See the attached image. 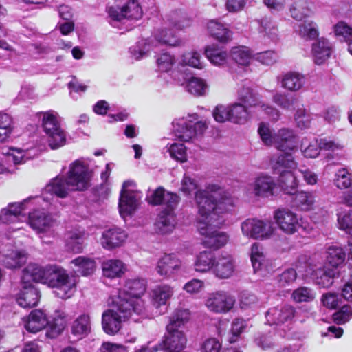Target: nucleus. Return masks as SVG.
Returning a JSON list of instances; mask_svg holds the SVG:
<instances>
[{"instance_id": "nucleus-7", "label": "nucleus", "mask_w": 352, "mask_h": 352, "mask_svg": "<svg viewBox=\"0 0 352 352\" xmlns=\"http://www.w3.org/2000/svg\"><path fill=\"white\" fill-rule=\"evenodd\" d=\"M147 282L144 278H134L125 280L119 296L116 300H124L129 305H126L135 315L142 314L145 311V302L142 296L146 290Z\"/></svg>"}, {"instance_id": "nucleus-55", "label": "nucleus", "mask_w": 352, "mask_h": 352, "mask_svg": "<svg viewBox=\"0 0 352 352\" xmlns=\"http://www.w3.org/2000/svg\"><path fill=\"white\" fill-rule=\"evenodd\" d=\"M334 184L339 189H346L352 185V173L346 168L338 170L335 175Z\"/></svg>"}, {"instance_id": "nucleus-26", "label": "nucleus", "mask_w": 352, "mask_h": 352, "mask_svg": "<svg viewBox=\"0 0 352 352\" xmlns=\"http://www.w3.org/2000/svg\"><path fill=\"white\" fill-rule=\"evenodd\" d=\"M250 258L255 273L264 276L268 272L269 260L261 245L258 243L252 245Z\"/></svg>"}, {"instance_id": "nucleus-16", "label": "nucleus", "mask_w": 352, "mask_h": 352, "mask_svg": "<svg viewBox=\"0 0 352 352\" xmlns=\"http://www.w3.org/2000/svg\"><path fill=\"white\" fill-rule=\"evenodd\" d=\"M241 228L244 236L254 239L269 238L273 233L272 223L258 219H248L241 223Z\"/></svg>"}, {"instance_id": "nucleus-1", "label": "nucleus", "mask_w": 352, "mask_h": 352, "mask_svg": "<svg viewBox=\"0 0 352 352\" xmlns=\"http://www.w3.org/2000/svg\"><path fill=\"white\" fill-rule=\"evenodd\" d=\"M217 189L216 186H212L205 190H197L195 195L198 208L197 229L204 236V245L213 250L219 249L228 243L229 236L227 233L217 228L224 222L221 216L228 210L224 205H232L231 201L227 199L217 201Z\"/></svg>"}, {"instance_id": "nucleus-42", "label": "nucleus", "mask_w": 352, "mask_h": 352, "mask_svg": "<svg viewBox=\"0 0 352 352\" xmlns=\"http://www.w3.org/2000/svg\"><path fill=\"white\" fill-rule=\"evenodd\" d=\"M205 54L210 62L216 66H224L229 60L230 56L226 50L214 45L207 46Z\"/></svg>"}, {"instance_id": "nucleus-45", "label": "nucleus", "mask_w": 352, "mask_h": 352, "mask_svg": "<svg viewBox=\"0 0 352 352\" xmlns=\"http://www.w3.org/2000/svg\"><path fill=\"white\" fill-rule=\"evenodd\" d=\"M289 12L291 16L298 21L306 20L312 13L309 3L306 0H297L294 2L289 8Z\"/></svg>"}, {"instance_id": "nucleus-35", "label": "nucleus", "mask_w": 352, "mask_h": 352, "mask_svg": "<svg viewBox=\"0 0 352 352\" xmlns=\"http://www.w3.org/2000/svg\"><path fill=\"white\" fill-rule=\"evenodd\" d=\"M85 238L83 230H75L67 232L65 235L67 250L74 253L81 252L84 248Z\"/></svg>"}, {"instance_id": "nucleus-9", "label": "nucleus", "mask_w": 352, "mask_h": 352, "mask_svg": "<svg viewBox=\"0 0 352 352\" xmlns=\"http://www.w3.org/2000/svg\"><path fill=\"white\" fill-rule=\"evenodd\" d=\"M206 129V122L199 120L197 113L189 114L173 122L175 136L183 142H189L201 135Z\"/></svg>"}, {"instance_id": "nucleus-62", "label": "nucleus", "mask_w": 352, "mask_h": 352, "mask_svg": "<svg viewBox=\"0 0 352 352\" xmlns=\"http://www.w3.org/2000/svg\"><path fill=\"white\" fill-rule=\"evenodd\" d=\"M2 153L6 155L8 162H12L14 164L25 163V155L22 150H15L12 148H3Z\"/></svg>"}, {"instance_id": "nucleus-14", "label": "nucleus", "mask_w": 352, "mask_h": 352, "mask_svg": "<svg viewBox=\"0 0 352 352\" xmlns=\"http://www.w3.org/2000/svg\"><path fill=\"white\" fill-rule=\"evenodd\" d=\"M273 217L278 228L286 234L292 235L303 227L302 218L289 208L276 210Z\"/></svg>"}, {"instance_id": "nucleus-41", "label": "nucleus", "mask_w": 352, "mask_h": 352, "mask_svg": "<svg viewBox=\"0 0 352 352\" xmlns=\"http://www.w3.org/2000/svg\"><path fill=\"white\" fill-rule=\"evenodd\" d=\"M215 256L210 251L201 252L197 256L194 262L195 270L197 272L205 273L210 270L213 271Z\"/></svg>"}, {"instance_id": "nucleus-64", "label": "nucleus", "mask_w": 352, "mask_h": 352, "mask_svg": "<svg viewBox=\"0 0 352 352\" xmlns=\"http://www.w3.org/2000/svg\"><path fill=\"white\" fill-rule=\"evenodd\" d=\"M338 223L340 229L352 235V210L340 213L338 215Z\"/></svg>"}, {"instance_id": "nucleus-32", "label": "nucleus", "mask_w": 352, "mask_h": 352, "mask_svg": "<svg viewBox=\"0 0 352 352\" xmlns=\"http://www.w3.org/2000/svg\"><path fill=\"white\" fill-rule=\"evenodd\" d=\"M154 42V47H156L158 45H166L169 46H179L182 43V41L177 36L173 33L170 30L166 28L157 29L153 36V38H150Z\"/></svg>"}, {"instance_id": "nucleus-48", "label": "nucleus", "mask_w": 352, "mask_h": 352, "mask_svg": "<svg viewBox=\"0 0 352 352\" xmlns=\"http://www.w3.org/2000/svg\"><path fill=\"white\" fill-rule=\"evenodd\" d=\"M272 100L276 105L287 111L296 110L301 105L296 97L285 93H276Z\"/></svg>"}, {"instance_id": "nucleus-50", "label": "nucleus", "mask_w": 352, "mask_h": 352, "mask_svg": "<svg viewBox=\"0 0 352 352\" xmlns=\"http://www.w3.org/2000/svg\"><path fill=\"white\" fill-rule=\"evenodd\" d=\"M66 314L61 310L55 311L53 320L50 322V330L46 333L47 336L50 338H55L59 335L65 327Z\"/></svg>"}, {"instance_id": "nucleus-60", "label": "nucleus", "mask_w": 352, "mask_h": 352, "mask_svg": "<svg viewBox=\"0 0 352 352\" xmlns=\"http://www.w3.org/2000/svg\"><path fill=\"white\" fill-rule=\"evenodd\" d=\"M258 133L265 145H274L276 133L273 132L269 124L261 122L258 128Z\"/></svg>"}, {"instance_id": "nucleus-34", "label": "nucleus", "mask_w": 352, "mask_h": 352, "mask_svg": "<svg viewBox=\"0 0 352 352\" xmlns=\"http://www.w3.org/2000/svg\"><path fill=\"white\" fill-rule=\"evenodd\" d=\"M103 276L109 278L121 277L127 270V267L120 259H108L102 262Z\"/></svg>"}, {"instance_id": "nucleus-31", "label": "nucleus", "mask_w": 352, "mask_h": 352, "mask_svg": "<svg viewBox=\"0 0 352 352\" xmlns=\"http://www.w3.org/2000/svg\"><path fill=\"white\" fill-rule=\"evenodd\" d=\"M207 30L210 35L221 43L230 41L232 36V31L223 23L210 20L207 23Z\"/></svg>"}, {"instance_id": "nucleus-4", "label": "nucleus", "mask_w": 352, "mask_h": 352, "mask_svg": "<svg viewBox=\"0 0 352 352\" xmlns=\"http://www.w3.org/2000/svg\"><path fill=\"white\" fill-rule=\"evenodd\" d=\"M148 201L151 205H161L164 208L155 224L156 231L162 234L171 232L176 225L174 211L179 202V197L159 187L148 196Z\"/></svg>"}, {"instance_id": "nucleus-33", "label": "nucleus", "mask_w": 352, "mask_h": 352, "mask_svg": "<svg viewBox=\"0 0 352 352\" xmlns=\"http://www.w3.org/2000/svg\"><path fill=\"white\" fill-rule=\"evenodd\" d=\"M165 21L178 30H184L192 25V20L182 10L170 11L165 16Z\"/></svg>"}, {"instance_id": "nucleus-53", "label": "nucleus", "mask_w": 352, "mask_h": 352, "mask_svg": "<svg viewBox=\"0 0 352 352\" xmlns=\"http://www.w3.org/2000/svg\"><path fill=\"white\" fill-rule=\"evenodd\" d=\"M164 150L169 153L172 159L177 162H185L187 161V150L184 144L177 142L168 144Z\"/></svg>"}, {"instance_id": "nucleus-12", "label": "nucleus", "mask_w": 352, "mask_h": 352, "mask_svg": "<svg viewBox=\"0 0 352 352\" xmlns=\"http://www.w3.org/2000/svg\"><path fill=\"white\" fill-rule=\"evenodd\" d=\"M237 99L241 104H246L250 108H258L273 120H277L279 118L278 110L262 102L258 94L250 87L243 86L239 88L237 91Z\"/></svg>"}, {"instance_id": "nucleus-13", "label": "nucleus", "mask_w": 352, "mask_h": 352, "mask_svg": "<svg viewBox=\"0 0 352 352\" xmlns=\"http://www.w3.org/2000/svg\"><path fill=\"white\" fill-rule=\"evenodd\" d=\"M41 200L40 198H27L21 202L10 203L7 207L1 209L0 221L5 224L19 222L21 218L25 217L28 209L38 204Z\"/></svg>"}, {"instance_id": "nucleus-27", "label": "nucleus", "mask_w": 352, "mask_h": 352, "mask_svg": "<svg viewBox=\"0 0 352 352\" xmlns=\"http://www.w3.org/2000/svg\"><path fill=\"white\" fill-rule=\"evenodd\" d=\"M47 325L50 327V322L46 313L41 309L32 310L25 320V328L31 333L40 331Z\"/></svg>"}, {"instance_id": "nucleus-6", "label": "nucleus", "mask_w": 352, "mask_h": 352, "mask_svg": "<svg viewBox=\"0 0 352 352\" xmlns=\"http://www.w3.org/2000/svg\"><path fill=\"white\" fill-rule=\"evenodd\" d=\"M272 168L279 174L278 183L282 190L287 195L297 192L298 181L296 173L291 170L297 168V162L292 154H280L272 159Z\"/></svg>"}, {"instance_id": "nucleus-58", "label": "nucleus", "mask_w": 352, "mask_h": 352, "mask_svg": "<svg viewBox=\"0 0 352 352\" xmlns=\"http://www.w3.org/2000/svg\"><path fill=\"white\" fill-rule=\"evenodd\" d=\"M175 58L168 52L159 54L156 58L157 69L161 72H168L175 64Z\"/></svg>"}, {"instance_id": "nucleus-47", "label": "nucleus", "mask_w": 352, "mask_h": 352, "mask_svg": "<svg viewBox=\"0 0 352 352\" xmlns=\"http://www.w3.org/2000/svg\"><path fill=\"white\" fill-rule=\"evenodd\" d=\"M154 42L149 39L141 40L130 47L131 56L138 60L148 55L151 51L155 50Z\"/></svg>"}, {"instance_id": "nucleus-38", "label": "nucleus", "mask_w": 352, "mask_h": 352, "mask_svg": "<svg viewBox=\"0 0 352 352\" xmlns=\"http://www.w3.org/2000/svg\"><path fill=\"white\" fill-rule=\"evenodd\" d=\"M230 122L237 124H244L250 118L248 107L239 102L230 104Z\"/></svg>"}, {"instance_id": "nucleus-8", "label": "nucleus", "mask_w": 352, "mask_h": 352, "mask_svg": "<svg viewBox=\"0 0 352 352\" xmlns=\"http://www.w3.org/2000/svg\"><path fill=\"white\" fill-rule=\"evenodd\" d=\"M28 198H40L41 200L38 204H34L28 209L30 210L28 216V218L25 217L27 223L38 234H50L52 235L55 220L52 214L44 209L45 206L47 205V198L44 196L29 197Z\"/></svg>"}, {"instance_id": "nucleus-40", "label": "nucleus", "mask_w": 352, "mask_h": 352, "mask_svg": "<svg viewBox=\"0 0 352 352\" xmlns=\"http://www.w3.org/2000/svg\"><path fill=\"white\" fill-rule=\"evenodd\" d=\"M258 27V33L263 37H267L271 41H275L278 37L277 25L271 18L264 17L256 21Z\"/></svg>"}, {"instance_id": "nucleus-3", "label": "nucleus", "mask_w": 352, "mask_h": 352, "mask_svg": "<svg viewBox=\"0 0 352 352\" xmlns=\"http://www.w3.org/2000/svg\"><path fill=\"white\" fill-rule=\"evenodd\" d=\"M91 172L89 162L81 158L74 161L69 166L67 178L58 176L51 180L45 187V192L57 197H65L69 190H85L89 186Z\"/></svg>"}, {"instance_id": "nucleus-15", "label": "nucleus", "mask_w": 352, "mask_h": 352, "mask_svg": "<svg viewBox=\"0 0 352 352\" xmlns=\"http://www.w3.org/2000/svg\"><path fill=\"white\" fill-rule=\"evenodd\" d=\"M236 300L229 292L219 290L208 294L205 305L207 309L215 314H226L234 306Z\"/></svg>"}, {"instance_id": "nucleus-54", "label": "nucleus", "mask_w": 352, "mask_h": 352, "mask_svg": "<svg viewBox=\"0 0 352 352\" xmlns=\"http://www.w3.org/2000/svg\"><path fill=\"white\" fill-rule=\"evenodd\" d=\"M186 90L195 96H203L206 94L208 85L204 80L197 77H191L186 85Z\"/></svg>"}, {"instance_id": "nucleus-20", "label": "nucleus", "mask_w": 352, "mask_h": 352, "mask_svg": "<svg viewBox=\"0 0 352 352\" xmlns=\"http://www.w3.org/2000/svg\"><path fill=\"white\" fill-rule=\"evenodd\" d=\"M26 254L10 245L0 247V263L6 267L14 269L21 267L26 261Z\"/></svg>"}, {"instance_id": "nucleus-22", "label": "nucleus", "mask_w": 352, "mask_h": 352, "mask_svg": "<svg viewBox=\"0 0 352 352\" xmlns=\"http://www.w3.org/2000/svg\"><path fill=\"white\" fill-rule=\"evenodd\" d=\"M235 270V261L228 253H222L215 258L213 274L219 278H229Z\"/></svg>"}, {"instance_id": "nucleus-21", "label": "nucleus", "mask_w": 352, "mask_h": 352, "mask_svg": "<svg viewBox=\"0 0 352 352\" xmlns=\"http://www.w3.org/2000/svg\"><path fill=\"white\" fill-rule=\"evenodd\" d=\"M128 237L127 233L120 228L113 227L104 230L100 238L101 245L111 250L122 246Z\"/></svg>"}, {"instance_id": "nucleus-19", "label": "nucleus", "mask_w": 352, "mask_h": 352, "mask_svg": "<svg viewBox=\"0 0 352 352\" xmlns=\"http://www.w3.org/2000/svg\"><path fill=\"white\" fill-rule=\"evenodd\" d=\"M182 265V261L177 255L165 254L157 261L155 270L160 276L169 279L178 273Z\"/></svg>"}, {"instance_id": "nucleus-17", "label": "nucleus", "mask_w": 352, "mask_h": 352, "mask_svg": "<svg viewBox=\"0 0 352 352\" xmlns=\"http://www.w3.org/2000/svg\"><path fill=\"white\" fill-rule=\"evenodd\" d=\"M111 20V23L115 26L114 23L122 20H138L142 16V8L136 0H130L122 8L111 7L108 11Z\"/></svg>"}, {"instance_id": "nucleus-63", "label": "nucleus", "mask_w": 352, "mask_h": 352, "mask_svg": "<svg viewBox=\"0 0 352 352\" xmlns=\"http://www.w3.org/2000/svg\"><path fill=\"white\" fill-rule=\"evenodd\" d=\"M296 270L302 278L311 277L315 271V267L307 262L306 256L300 257L296 263Z\"/></svg>"}, {"instance_id": "nucleus-11", "label": "nucleus", "mask_w": 352, "mask_h": 352, "mask_svg": "<svg viewBox=\"0 0 352 352\" xmlns=\"http://www.w3.org/2000/svg\"><path fill=\"white\" fill-rule=\"evenodd\" d=\"M38 118L41 120L42 127L51 148L56 149L65 145L66 135L60 126L58 113L54 111L40 112Z\"/></svg>"}, {"instance_id": "nucleus-18", "label": "nucleus", "mask_w": 352, "mask_h": 352, "mask_svg": "<svg viewBox=\"0 0 352 352\" xmlns=\"http://www.w3.org/2000/svg\"><path fill=\"white\" fill-rule=\"evenodd\" d=\"M131 184L129 181L124 182L120 192L118 206L120 214L123 218L131 215L136 210L140 199V195L138 192L126 190Z\"/></svg>"}, {"instance_id": "nucleus-23", "label": "nucleus", "mask_w": 352, "mask_h": 352, "mask_svg": "<svg viewBox=\"0 0 352 352\" xmlns=\"http://www.w3.org/2000/svg\"><path fill=\"white\" fill-rule=\"evenodd\" d=\"M295 313L294 308L289 305L270 308L266 313L267 322L270 325H279L290 321Z\"/></svg>"}, {"instance_id": "nucleus-2", "label": "nucleus", "mask_w": 352, "mask_h": 352, "mask_svg": "<svg viewBox=\"0 0 352 352\" xmlns=\"http://www.w3.org/2000/svg\"><path fill=\"white\" fill-rule=\"evenodd\" d=\"M22 281H31L47 285L54 289L55 295L60 298H69L74 294L76 287V278L70 275L63 267L57 265L40 266L30 263L23 270Z\"/></svg>"}, {"instance_id": "nucleus-46", "label": "nucleus", "mask_w": 352, "mask_h": 352, "mask_svg": "<svg viewBox=\"0 0 352 352\" xmlns=\"http://www.w3.org/2000/svg\"><path fill=\"white\" fill-rule=\"evenodd\" d=\"M294 30L300 36L309 40L315 39L319 35L318 25L311 20H304L294 27Z\"/></svg>"}, {"instance_id": "nucleus-59", "label": "nucleus", "mask_w": 352, "mask_h": 352, "mask_svg": "<svg viewBox=\"0 0 352 352\" xmlns=\"http://www.w3.org/2000/svg\"><path fill=\"white\" fill-rule=\"evenodd\" d=\"M315 292L311 288L300 287L295 289L292 298L296 302H310L315 298Z\"/></svg>"}, {"instance_id": "nucleus-30", "label": "nucleus", "mask_w": 352, "mask_h": 352, "mask_svg": "<svg viewBox=\"0 0 352 352\" xmlns=\"http://www.w3.org/2000/svg\"><path fill=\"white\" fill-rule=\"evenodd\" d=\"M39 291L31 284L24 286L18 294L16 302L23 308H31L38 305L40 300Z\"/></svg>"}, {"instance_id": "nucleus-44", "label": "nucleus", "mask_w": 352, "mask_h": 352, "mask_svg": "<svg viewBox=\"0 0 352 352\" xmlns=\"http://www.w3.org/2000/svg\"><path fill=\"white\" fill-rule=\"evenodd\" d=\"M293 205L300 211H309L314 208L315 196L311 192L300 191L294 195Z\"/></svg>"}, {"instance_id": "nucleus-37", "label": "nucleus", "mask_w": 352, "mask_h": 352, "mask_svg": "<svg viewBox=\"0 0 352 352\" xmlns=\"http://www.w3.org/2000/svg\"><path fill=\"white\" fill-rule=\"evenodd\" d=\"M71 264L74 265V272L82 276H89L94 274L96 268L95 260L84 256H79L72 260Z\"/></svg>"}, {"instance_id": "nucleus-24", "label": "nucleus", "mask_w": 352, "mask_h": 352, "mask_svg": "<svg viewBox=\"0 0 352 352\" xmlns=\"http://www.w3.org/2000/svg\"><path fill=\"white\" fill-rule=\"evenodd\" d=\"M276 186V182L272 177L261 173L254 179L253 192L256 197L267 198L274 195Z\"/></svg>"}, {"instance_id": "nucleus-29", "label": "nucleus", "mask_w": 352, "mask_h": 352, "mask_svg": "<svg viewBox=\"0 0 352 352\" xmlns=\"http://www.w3.org/2000/svg\"><path fill=\"white\" fill-rule=\"evenodd\" d=\"M174 294V289L168 284H160L155 286L150 292L151 300L153 306L158 308L166 305Z\"/></svg>"}, {"instance_id": "nucleus-61", "label": "nucleus", "mask_w": 352, "mask_h": 352, "mask_svg": "<svg viewBox=\"0 0 352 352\" xmlns=\"http://www.w3.org/2000/svg\"><path fill=\"white\" fill-rule=\"evenodd\" d=\"M333 30L335 35L342 41L346 43L352 39V28L344 21L337 23Z\"/></svg>"}, {"instance_id": "nucleus-39", "label": "nucleus", "mask_w": 352, "mask_h": 352, "mask_svg": "<svg viewBox=\"0 0 352 352\" xmlns=\"http://www.w3.org/2000/svg\"><path fill=\"white\" fill-rule=\"evenodd\" d=\"M91 331L90 316L82 314L78 316L71 325L72 333L80 338L87 336Z\"/></svg>"}, {"instance_id": "nucleus-36", "label": "nucleus", "mask_w": 352, "mask_h": 352, "mask_svg": "<svg viewBox=\"0 0 352 352\" xmlns=\"http://www.w3.org/2000/svg\"><path fill=\"white\" fill-rule=\"evenodd\" d=\"M305 82L303 74L297 72H287L281 76L280 83L285 89L296 91L300 90Z\"/></svg>"}, {"instance_id": "nucleus-10", "label": "nucleus", "mask_w": 352, "mask_h": 352, "mask_svg": "<svg viewBox=\"0 0 352 352\" xmlns=\"http://www.w3.org/2000/svg\"><path fill=\"white\" fill-rule=\"evenodd\" d=\"M126 305L124 300H115L113 309H107L102 316V325L104 331L109 335H115L122 327V323L131 318L135 314Z\"/></svg>"}, {"instance_id": "nucleus-51", "label": "nucleus", "mask_w": 352, "mask_h": 352, "mask_svg": "<svg viewBox=\"0 0 352 352\" xmlns=\"http://www.w3.org/2000/svg\"><path fill=\"white\" fill-rule=\"evenodd\" d=\"M230 57L239 65H248L252 59V52L248 47L236 46L230 50Z\"/></svg>"}, {"instance_id": "nucleus-56", "label": "nucleus", "mask_w": 352, "mask_h": 352, "mask_svg": "<svg viewBox=\"0 0 352 352\" xmlns=\"http://www.w3.org/2000/svg\"><path fill=\"white\" fill-rule=\"evenodd\" d=\"M13 131L12 120L7 113H0V142L7 141Z\"/></svg>"}, {"instance_id": "nucleus-28", "label": "nucleus", "mask_w": 352, "mask_h": 352, "mask_svg": "<svg viewBox=\"0 0 352 352\" xmlns=\"http://www.w3.org/2000/svg\"><path fill=\"white\" fill-rule=\"evenodd\" d=\"M333 44L327 39L322 37L312 45L314 60L317 65L325 63L333 52Z\"/></svg>"}, {"instance_id": "nucleus-49", "label": "nucleus", "mask_w": 352, "mask_h": 352, "mask_svg": "<svg viewBox=\"0 0 352 352\" xmlns=\"http://www.w3.org/2000/svg\"><path fill=\"white\" fill-rule=\"evenodd\" d=\"M346 254L342 248L338 245H330L326 250V261L332 267H336L344 263Z\"/></svg>"}, {"instance_id": "nucleus-43", "label": "nucleus", "mask_w": 352, "mask_h": 352, "mask_svg": "<svg viewBox=\"0 0 352 352\" xmlns=\"http://www.w3.org/2000/svg\"><path fill=\"white\" fill-rule=\"evenodd\" d=\"M334 276V270L319 267L315 270L311 278L316 285L321 287L328 288L333 284Z\"/></svg>"}, {"instance_id": "nucleus-52", "label": "nucleus", "mask_w": 352, "mask_h": 352, "mask_svg": "<svg viewBox=\"0 0 352 352\" xmlns=\"http://www.w3.org/2000/svg\"><path fill=\"white\" fill-rule=\"evenodd\" d=\"M300 151L306 158L317 157L320 154L318 140L316 138L311 140L307 138H303L300 144Z\"/></svg>"}, {"instance_id": "nucleus-57", "label": "nucleus", "mask_w": 352, "mask_h": 352, "mask_svg": "<svg viewBox=\"0 0 352 352\" xmlns=\"http://www.w3.org/2000/svg\"><path fill=\"white\" fill-rule=\"evenodd\" d=\"M312 118L311 114L300 105L296 109L294 114V120L297 127L300 129H306L310 127Z\"/></svg>"}, {"instance_id": "nucleus-25", "label": "nucleus", "mask_w": 352, "mask_h": 352, "mask_svg": "<svg viewBox=\"0 0 352 352\" xmlns=\"http://www.w3.org/2000/svg\"><path fill=\"white\" fill-rule=\"evenodd\" d=\"M274 145L283 154H290L289 152L296 148V136L292 129L283 128L275 133Z\"/></svg>"}, {"instance_id": "nucleus-5", "label": "nucleus", "mask_w": 352, "mask_h": 352, "mask_svg": "<svg viewBox=\"0 0 352 352\" xmlns=\"http://www.w3.org/2000/svg\"><path fill=\"white\" fill-rule=\"evenodd\" d=\"M190 311L188 309H177L170 318V322L166 326L167 336L160 345V349L167 352H179L186 345V337L184 333L178 329L188 321Z\"/></svg>"}]
</instances>
